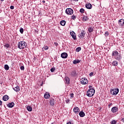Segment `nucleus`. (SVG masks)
Returning a JSON list of instances; mask_svg holds the SVG:
<instances>
[{
    "label": "nucleus",
    "mask_w": 124,
    "mask_h": 124,
    "mask_svg": "<svg viewBox=\"0 0 124 124\" xmlns=\"http://www.w3.org/2000/svg\"><path fill=\"white\" fill-rule=\"evenodd\" d=\"M65 83H66L67 85H69V84H70V79H69V78H65Z\"/></svg>",
    "instance_id": "2eb2a0df"
},
{
    "label": "nucleus",
    "mask_w": 124,
    "mask_h": 124,
    "mask_svg": "<svg viewBox=\"0 0 124 124\" xmlns=\"http://www.w3.org/2000/svg\"><path fill=\"white\" fill-rule=\"evenodd\" d=\"M72 20H75V19H76V16L74 15H73L72 16Z\"/></svg>",
    "instance_id": "e433bc0d"
},
{
    "label": "nucleus",
    "mask_w": 124,
    "mask_h": 124,
    "mask_svg": "<svg viewBox=\"0 0 124 124\" xmlns=\"http://www.w3.org/2000/svg\"><path fill=\"white\" fill-rule=\"evenodd\" d=\"M85 7L87 8V9H92V5L90 3L86 4Z\"/></svg>",
    "instance_id": "dca6fc26"
},
{
    "label": "nucleus",
    "mask_w": 124,
    "mask_h": 124,
    "mask_svg": "<svg viewBox=\"0 0 124 124\" xmlns=\"http://www.w3.org/2000/svg\"><path fill=\"white\" fill-rule=\"evenodd\" d=\"M9 98V96H8V95H6L3 96L2 99L4 101H7Z\"/></svg>",
    "instance_id": "f3484780"
},
{
    "label": "nucleus",
    "mask_w": 124,
    "mask_h": 124,
    "mask_svg": "<svg viewBox=\"0 0 124 124\" xmlns=\"http://www.w3.org/2000/svg\"><path fill=\"white\" fill-rule=\"evenodd\" d=\"M68 56V55L66 52H63L61 54V58H62V59H66Z\"/></svg>",
    "instance_id": "9b49d317"
},
{
    "label": "nucleus",
    "mask_w": 124,
    "mask_h": 124,
    "mask_svg": "<svg viewBox=\"0 0 124 124\" xmlns=\"http://www.w3.org/2000/svg\"><path fill=\"white\" fill-rule=\"evenodd\" d=\"M110 93L113 95H117L119 93V88H115L110 90Z\"/></svg>",
    "instance_id": "20e7f679"
},
{
    "label": "nucleus",
    "mask_w": 124,
    "mask_h": 124,
    "mask_svg": "<svg viewBox=\"0 0 124 124\" xmlns=\"http://www.w3.org/2000/svg\"><path fill=\"white\" fill-rule=\"evenodd\" d=\"M111 104H112V103L109 104H108V106H111Z\"/></svg>",
    "instance_id": "09e8293b"
},
{
    "label": "nucleus",
    "mask_w": 124,
    "mask_h": 124,
    "mask_svg": "<svg viewBox=\"0 0 124 124\" xmlns=\"http://www.w3.org/2000/svg\"><path fill=\"white\" fill-rule=\"evenodd\" d=\"M80 62V60H74L73 63L74 64H76L77 63H79Z\"/></svg>",
    "instance_id": "b1692460"
},
{
    "label": "nucleus",
    "mask_w": 124,
    "mask_h": 124,
    "mask_svg": "<svg viewBox=\"0 0 124 124\" xmlns=\"http://www.w3.org/2000/svg\"><path fill=\"white\" fill-rule=\"evenodd\" d=\"M55 70H56V69L55 68H54V67L50 69L51 72H54V71H55Z\"/></svg>",
    "instance_id": "f704fd0d"
},
{
    "label": "nucleus",
    "mask_w": 124,
    "mask_h": 124,
    "mask_svg": "<svg viewBox=\"0 0 124 124\" xmlns=\"http://www.w3.org/2000/svg\"><path fill=\"white\" fill-rule=\"evenodd\" d=\"M27 109L29 112H31V111H32V108H31V106H28L27 107Z\"/></svg>",
    "instance_id": "412c9836"
},
{
    "label": "nucleus",
    "mask_w": 124,
    "mask_h": 124,
    "mask_svg": "<svg viewBox=\"0 0 124 124\" xmlns=\"http://www.w3.org/2000/svg\"><path fill=\"white\" fill-rule=\"evenodd\" d=\"M80 82L82 85H87L89 83V81L86 78H83L81 79Z\"/></svg>",
    "instance_id": "423d86ee"
},
{
    "label": "nucleus",
    "mask_w": 124,
    "mask_h": 124,
    "mask_svg": "<svg viewBox=\"0 0 124 124\" xmlns=\"http://www.w3.org/2000/svg\"><path fill=\"white\" fill-rule=\"evenodd\" d=\"M93 72L90 73V76H93Z\"/></svg>",
    "instance_id": "a19ab883"
},
{
    "label": "nucleus",
    "mask_w": 124,
    "mask_h": 124,
    "mask_svg": "<svg viewBox=\"0 0 124 124\" xmlns=\"http://www.w3.org/2000/svg\"><path fill=\"white\" fill-rule=\"evenodd\" d=\"M85 34H86L85 31L82 30L81 31V33L78 35V37L79 38H84V37H85Z\"/></svg>",
    "instance_id": "0eeeda50"
},
{
    "label": "nucleus",
    "mask_w": 124,
    "mask_h": 124,
    "mask_svg": "<svg viewBox=\"0 0 124 124\" xmlns=\"http://www.w3.org/2000/svg\"><path fill=\"white\" fill-rule=\"evenodd\" d=\"M118 24L120 27H124V19H121L118 21Z\"/></svg>",
    "instance_id": "6e6552de"
},
{
    "label": "nucleus",
    "mask_w": 124,
    "mask_h": 124,
    "mask_svg": "<svg viewBox=\"0 0 124 124\" xmlns=\"http://www.w3.org/2000/svg\"><path fill=\"white\" fill-rule=\"evenodd\" d=\"M17 47L19 49H25L27 47V43L25 41H20L18 43Z\"/></svg>",
    "instance_id": "f03ea898"
},
{
    "label": "nucleus",
    "mask_w": 124,
    "mask_h": 124,
    "mask_svg": "<svg viewBox=\"0 0 124 124\" xmlns=\"http://www.w3.org/2000/svg\"><path fill=\"white\" fill-rule=\"evenodd\" d=\"M93 31V27H90L89 29H88V31L90 32H92V31Z\"/></svg>",
    "instance_id": "cd10ccee"
},
{
    "label": "nucleus",
    "mask_w": 124,
    "mask_h": 124,
    "mask_svg": "<svg viewBox=\"0 0 124 124\" xmlns=\"http://www.w3.org/2000/svg\"><path fill=\"white\" fill-rule=\"evenodd\" d=\"M20 33H23L24 32V29L21 28L19 30Z\"/></svg>",
    "instance_id": "72a5a7b5"
},
{
    "label": "nucleus",
    "mask_w": 124,
    "mask_h": 124,
    "mask_svg": "<svg viewBox=\"0 0 124 124\" xmlns=\"http://www.w3.org/2000/svg\"><path fill=\"white\" fill-rule=\"evenodd\" d=\"M42 2H43V3H45V0H43Z\"/></svg>",
    "instance_id": "8fccbe9b"
},
{
    "label": "nucleus",
    "mask_w": 124,
    "mask_h": 124,
    "mask_svg": "<svg viewBox=\"0 0 124 124\" xmlns=\"http://www.w3.org/2000/svg\"><path fill=\"white\" fill-rule=\"evenodd\" d=\"M2 105V102H1V100H0V106H1Z\"/></svg>",
    "instance_id": "37998d69"
},
{
    "label": "nucleus",
    "mask_w": 124,
    "mask_h": 124,
    "mask_svg": "<svg viewBox=\"0 0 124 124\" xmlns=\"http://www.w3.org/2000/svg\"><path fill=\"white\" fill-rule=\"evenodd\" d=\"M4 47H6V48H10V45H9L8 44H7L4 46Z\"/></svg>",
    "instance_id": "7c9ffc66"
},
{
    "label": "nucleus",
    "mask_w": 124,
    "mask_h": 124,
    "mask_svg": "<svg viewBox=\"0 0 124 124\" xmlns=\"http://www.w3.org/2000/svg\"><path fill=\"white\" fill-rule=\"evenodd\" d=\"M1 1H4V0H0Z\"/></svg>",
    "instance_id": "3c124183"
},
{
    "label": "nucleus",
    "mask_w": 124,
    "mask_h": 124,
    "mask_svg": "<svg viewBox=\"0 0 124 124\" xmlns=\"http://www.w3.org/2000/svg\"><path fill=\"white\" fill-rule=\"evenodd\" d=\"M121 121H122V122L124 123V118H122Z\"/></svg>",
    "instance_id": "a18cd8bd"
},
{
    "label": "nucleus",
    "mask_w": 124,
    "mask_h": 124,
    "mask_svg": "<svg viewBox=\"0 0 124 124\" xmlns=\"http://www.w3.org/2000/svg\"><path fill=\"white\" fill-rule=\"evenodd\" d=\"M44 97L46 99H48V98H50V94L49 93H46L44 94Z\"/></svg>",
    "instance_id": "6ab92c4d"
},
{
    "label": "nucleus",
    "mask_w": 124,
    "mask_h": 124,
    "mask_svg": "<svg viewBox=\"0 0 124 124\" xmlns=\"http://www.w3.org/2000/svg\"><path fill=\"white\" fill-rule=\"evenodd\" d=\"M10 9H14V6H10Z\"/></svg>",
    "instance_id": "ea45409f"
},
{
    "label": "nucleus",
    "mask_w": 124,
    "mask_h": 124,
    "mask_svg": "<svg viewBox=\"0 0 124 124\" xmlns=\"http://www.w3.org/2000/svg\"><path fill=\"white\" fill-rule=\"evenodd\" d=\"M13 89L15 92H16V93L20 92V87L18 85H16V87H13Z\"/></svg>",
    "instance_id": "4468645a"
},
{
    "label": "nucleus",
    "mask_w": 124,
    "mask_h": 124,
    "mask_svg": "<svg viewBox=\"0 0 124 124\" xmlns=\"http://www.w3.org/2000/svg\"><path fill=\"white\" fill-rule=\"evenodd\" d=\"M79 115L80 116V117H81V118H83L84 117H85V112H84V111H80L79 112Z\"/></svg>",
    "instance_id": "a211bd4d"
},
{
    "label": "nucleus",
    "mask_w": 124,
    "mask_h": 124,
    "mask_svg": "<svg viewBox=\"0 0 124 124\" xmlns=\"http://www.w3.org/2000/svg\"><path fill=\"white\" fill-rule=\"evenodd\" d=\"M84 22H85V21H87V20H89V17H88V16H84L83 18H82Z\"/></svg>",
    "instance_id": "5701e85b"
},
{
    "label": "nucleus",
    "mask_w": 124,
    "mask_h": 124,
    "mask_svg": "<svg viewBox=\"0 0 124 124\" xmlns=\"http://www.w3.org/2000/svg\"><path fill=\"white\" fill-rule=\"evenodd\" d=\"M108 35H109V33H108V31H106L105 33V36H106V37H107V36H108Z\"/></svg>",
    "instance_id": "c9c22d12"
},
{
    "label": "nucleus",
    "mask_w": 124,
    "mask_h": 124,
    "mask_svg": "<svg viewBox=\"0 0 124 124\" xmlns=\"http://www.w3.org/2000/svg\"><path fill=\"white\" fill-rule=\"evenodd\" d=\"M54 45H55V46H58V45H59V44H58V43H54Z\"/></svg>",
    "instance_id": "79ce46f5"
},
{
    "label": "nucleus",
    "mask_w": 124,
    "mask_h": 124,
    "mask_svg": "<svg viewBox=\"0 0 124 124\" xmlns=\"http://www.w3.org/2000/svg\"><path fill=\"white\" fill-rule=\"evenodd\" d=\"M20 69H21V70H24V69H25V67H24V66H21L20 67Z\"/></svg>",
    "instance_id": "4c0bfd02"
},
{
    "label": "nucleus",
    "mask_w": 124,
    "mask_h": 124,
    "mask_svg": "<svg viewBox=\"0 0 124 124\" xmlns=\"http://www.w3.org/2000/svg\"><path fill=\"white\" fill-rule=\"evenodd\" d=\"M70 33L72 38L74 39V40H76V33H75L73 31H71Z\"/></svg>",
    "instance_id": "1a4fd4ad"
},
{
    "label": "nucleus",
    "mask_w": 124,
    "mask_h": 124,
    "mask_svg": "<svg viewBox=\"0 0 124 124\" xmlns=\"http://www.w3.org/2000/svg\"><path fill=\"white\" fill-rule=\"evenodd\" d=\"M50 104L51 106H54V105H55V100L51 99L50 101Z\"/></svg>",
    "instance_id": "4be33fe9"
},
{
    "label": "nucleus",
    "mask_w": 124,
    "mask_h": 124,
    "mask_svg": "<svg viewBox=\"0 0 124 124\" xmlns=\"http://www.w3.org/2000/svg\"><path fill=\"white\" fill-rule=\"evenodd\" d=\"M112 57H113L117 61H121L122 60V55L118 53V51H113L112 53Z\"/></svg>",
    "instance_id": "f257e3e1"
},
{
    "label": "nucleus",
    "mask_w": 124,
    "mask_h": 124,
    "mask_svg": "<svg viewBox=\"0 0 124 124\" xmlns=\"http://www.w3.org/2000/svg\"><path fill=\"white\" fill-rule=\"evenodd\" d=\"M49 49V47L48 46H45L44 47H43V50H48Z\"/></svg>",
    "instance_id": "473e14b6"
},
{
    "label": "nucleus",
    "mask_w": 124,
    "mask_h": 124,
    "mask_svg": "<svg viewBox=\"0 0 124 124\" xmlns=\"http://www.w3.org/2000/svg\"><path fill=\"white\" fill-rule=\"evenodd\" d=\"M70 96H71V97H74V94L71 93V94H70Z\"/></svg>",
    "instance_id": "58836bf2"
},
{
    "label": "nucleus",
    "mask_w": 124,
    "mask_h": 124,
    "mask_svg": "<svg viewBox=\"0 0 124 124\" xmlns=\"http://www.w3.org/2000/svg\"><path fill=\"white\" fill-rule=\"evenodd\" d=\"M61 26H65V21L64 20H62L60 22Z\"/></svg>",
    "instance_id": "a878e982"
},
{
    "label": "nucleus",
    "mask_w": 124,
    "mask_h": 124,
    "mask_svg": "<svg viewBox=\"0 0 124 124\" xmlns=\"http://www.w3.org/2000/svg\"><path fill=\"white\" fill-rule=\"evenodd\" d=\"M65 13L67 15H72L73 14V10L71 8H67L65 10Z\"/></svg>",
    "instance_id": "39448f33"
},
{
    "label": "nucleus",
    "mask_w": 124,
    "mask_h": 124,
    "mask_svg": "<svg viewBox=\"0 0 124 124\" xmlns=\"http://www.w3.org/2000/svg\"><path fill=\"white\" fill-rule=\"evenodd\" d=\"M66 103H68V102H69V100H66Z\"/></svg>",
    "instance_id": "c03bdc74"
},
{
    "label": "nucleus",
    "mask_w": 124,
    "mask_h": 124,
    "mask_svg": "<svg viewBox=\"0 0 124 124\" xmlns=\"http://www.w3.org/2000/svg\"><path fill=\"white\" fill-rule=\"evenodd\" d=\"M112 64L113 66H117L118 64V62L116 61H114L112 62Z\"/></svg>",
    "instance_id": "aec40b11"
},
{
    "label": "nucleus",
    "mask_w": 124,
    "mask_h": 124,
    "mask_svg": "<svg viewBox=\"0 0 124 124\" xmlns=\"http://www.w3.org/2000/svg\"><path fill=\"white\" fill-rule=\"evenodd\" d=\"M111 124H117V120H112L110 122Z\"/></svg>",
    "instance_id": "c85d7f7f"
},
{
    "label": "nucleus",
    "mask_w": 124,
    "mask_h": 124,
    "mask_svg": "<svg viewBox=\"0 0 124 124\" xmlns=\"http://www.w3.org/2000/svg\"><path fill=\"white\" fill-rule=\"evenodd\" d=\"M76 75V70L72 71L71 72V75L72 76H75Z\"/></svg>",
    "instance_id": "bb28decb"
},
{
    "label": "nucleus",
    "mask_w": 124,
    "mask_h": 124,
    "mask_svg": "<svg viewBox=\"0 0 124 124\" xmlns=\"http://www.w3.org/2000/svg\"><path fill=\"white\" fill-rule=\"evenodd\" d=\"M119 111V108L117 107H114L111 108L112 113H117Z\"/></svg>",
    "instance_id": "9d476101"
},
{
    "label": "nucleus",
    "mask_w": 124,
    "mask_h": 124,
    "mask_svg": "<svg viewBox=\"0 0 124 124\" xmlns=\"http://www.w3.org/2000/svg\"><path fill=\"white\" fill-rule=\"evenodd\" d=\"M15 105V103L14 102H11L9 103L7 105V107L9 108H13L14 107V106Z\"/></svg>",
    "instance_id": "f8f14e48"
},
{
    "label": "nucleus",
    "mask_w": 124,
    "mask_h": 124,
    "mask_svg": "<svg viewBox=\"0 0 124 124\" xmlns=\"http://www.w3.org/2000/svg\"><path fill=\"white\" fill-rule=\"evenodd\" d=\"M73 111L75 114H78L80 112V109L79 108L76 107L74 108Z\"/></svg>",
    "instance_id": "ddd939ff"
},
{
    "label": "nucleus",
    "mask_w": 124,
    "mask_h": 124,
    "mask_svg": "<svg viewBox=\"0 0 124 124\" xmlns=\"http://www.w3.org/2000/svg\"><path fill=\"white\" fill-rule=\"evenodd\" d=\"M66 124H71V122H69L67 123Z\"/></svg>",
    "instance_id": "de8ad7c7"
},
{
    "label": "nucleus",
    "mask_w": 124,
    "mask_h": 124,
    "mask_svg": "<svg viewBox=\"0 0 124 124\" xmlns=\"http://www.w3.org/2000/svg\"><path fill=\"white\" fill-rule=\"evenodd\" d=\"M89 89H92V88H93V86H89Z\"/></svg>",
    "instance_id": "49530a36"
},
{
    "label": "nucleus",
    "mask_w": 124,
    "mask_h": 124,
    "mask_svg": "<svg viewBox=\"0 0 124 124\" xmlns=\"http://www.w3.org/2000/svg\"><path fill=\"white\" fill-rule=\"evenodd\" d=\"M80 50H81V47H78L76 48V51L77 52H80Z\"/></svg>",
    "instance_id": "c756f323"
},
{
    "label": "nucleus",
    "mask_w": 124,
    "mask_h": 124,
    "mask_svg": "<svg viewBox=\"0 0 124 124\" xmlns=\"http://www.w3.org/2000/svg\"><path fill=\"white\" fill-rule=\"evenodd\" d=\"M4 69L5 70H9V66L7 64H5L4 65Z\"/></svg>",
    "instance_id": "393cba45"
},
{
    "label": "nucleus",
    "mask_w": 124,
    "mask_h": 124,
    "mask_svg": "<svg viewBox=\"0 0 124 124\" xmlns=\"http://www.w3.org/2000/svg\"><path fill=\"white\" fill-rule=\"evenodd\" d=\"M94 93H95V90L93 88L89 89L87 92V95L89 97H92V96H93L94 94Z\"/></svg>",
    "instance_id": "7ed1b4c3"
},
{
    "label": "nucleus",
    "mask_w": 124,
    "mask_h": 124,
    "mask_svg": "<svg viewBox=\"0 0 124 124\" xmlns=\"http://www.w3.org/2000/svg\"><path fill=\"white\" fill-rule=\"evenodd\" d=\"M79 12H80V13H84V12H85V10L83 8H81L80 9Z\"/></svg>",
    "instance_id": "2f4dec72"
}]
</instances>
